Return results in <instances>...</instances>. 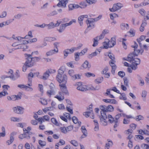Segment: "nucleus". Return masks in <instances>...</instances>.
<instances>
[{
  "label": "nucleus",
  "mask_w": 149,
  "mask_h": 149,
  "mask_svg": "<svg viewBox=\"0 0 149 149\" xmlns=\"http://www.w3.org/2000/svg\"><path fill=\"white\" fill-rule=\"evenodd\" d=\"M134 54H130L128 56L127 59L125 58H123V59L124 60H126L131 62L132 63L131 65L132 69L135 70L137 68V65L140 64V60L137 58H134Z\"/></svg>",
  "instance_id": "nucleus-1"
},
{
  "label": "nucleus",
  "mask_w": 149,
  "mask_h": 149,
  "mask_svg": "<svg viewBox=\"0 0 149 149\" xmlns=\"http://www.w3.org/2000/svg\"><path fill=\"white\" fill-rule=\"evenodd\" d=\"M58 73L56 75V80L60 84L62 83V84H66L67 83L68 78L67 75L65 74L62 75L64 72V70L62 67L59 69L58 71Z\"/></svg>",
  "instance_id": "nucleus-2"
},
{
  "label": "nucleus",
  "mask_w": 149,
  "mask_h": 149,
  "mask_svg": "<svg viewBox=\"0 0 149 149\" xmlns=\"http://www.w3.org/2000/svg\"><path fill=\"white\" fill-rule=\"evenodd\" d=\"M65 84H59L60 88L62 92H59L58 94L54 97L60 101H62L64 99L63 93L65 95L69 94Z\"/></svg>",
  "instance_id": "nucleus-3"
},
{
  "label": "nucleus",
  "mask_w": 149,
  "mask_h": 149,
  "mask_svg": "<svg viewBox=\"0 0 149 149\" xmlns=\"http://www.w3.org/2000/svg\"><path fill=\"white\" fill-rule=\"evenodd\" d=\"M101 15H99L97 18L94 19H91L89 20H86V22L88 28L90 30L93 29L94 26V22L95 21H97L99 19H100L101 17Z\"/></svg>",
  "instance_id": "nucleus-4"
},
{
  "label": "nucleus",
  "mask_w": 149,
  "mask_h": 149,
  "mask_svg": "<svg viewBox=\"0 0 149 149\" xmlns=\"http://www.w3.org/2000/svg\"><path fill=\"white\" fill-rule=\"evenodd\" d=\"M76 21L75 19H73L68 23H63L61 24L59 26V28L57 29V30L60 33L63 32L65 29L66 27L70 26L73 22H75Z\"/></svg>",
  "instance_id": "nucleus-5"
},
{
  "label": "nucleus",
  "mask_w": 149,
  "mask_h": 149,
  "mask_svg": "<svg viewBox=\"0 0 149 149\" xmlns=\"http://www.w3.org/2000/svg\"><path fill=\"white\" fill-rule=\"evenodd\" d=\"M79 4L80 6L75 4H70L68 5L69 9H73L79 8H84L87 6L86 3L84 2L80 3Z\"/></svg>",
  "instance_id": "nucleus-6"
},
{
  "label": "nucleus",
  "mask_w": 149,
  "mask_h": 149,
  "mask_svg": "<svg viewBox=\"0 0 149 149\" xmlns=\"http://www.w3.org/2000/svg\"><path fill=\"white\" fill-rule=\"evenodd\" d=\"M24 55L26 57H27L26 58V60L25 63V65L27 66L28 67H30L34 65V62L32 58V55L25 54Z\"/></svg>",
  "instance_id": "nucleus-7"
},
{
  "label": "nucleus",
  "mask_w": 149,
  "mask_h": 149,
  "mask_svg": "<svg viewBox=\"0 0 149 149\" xmlns=\"http://www.w3.org/2000/svg\"><path fill=\"white\" fill-rule=\"evenodd\" d=\"M77 89L78 90L81 91H87V86L84 85L81 82H78L76 85Z\"/></svg>",
  "instance_id": "nucleus-8"
},
{
  "label": "nucleus",
  "mask_w": 149,
  "mask_h": 149,
  "mask_svg": "<svg viewBox=\"0 0 149 149\" xmlns=\"http://www.w3.org/2000/svg\"><path fill=\"white\" fill-rule=\"evenodd\" d=\"M13 111L15 113L22 114L23 113L24 109L21 107L17 106L13 108Z\"/></svg>",
  "instance_id": "nucleus-9"
},
{
  "label": "nucleus",
  "mask_w": 149,
  "mask_h": 149,
  "mask_svg": "<svg viewBox=\"0 0 149 149\" xmlns=\"http://www.w3.org/2000/svg\"><path fill=\"white\" fill-rule=\"evenodd\" d=\"M100 122L104 125H107V121L106 119L107 118L106 114L101 113V116L100 117Z\"/></svg>",
  "instance_id": "nucleus-10"
},
{
  "label": "nucleus",
  "mask_w": 149,
  "mask_h": 149,
  "mask_svg": "<svg viewBox=\"0 0 149 149\" xmlns=\"http://www.w3.org/2000/svg\"><path fill=\"white\" fill-rule=\"evenodd\" d=\"M115 60H111L109 61V64L112 68L111 72L113 74L115 73V71L116 68V66L115 64Z\"/></svg>",
  "instance_id": "nucleus-11"
},
{
  "label": "nucleus",
  "mask_w": 149,
  "mask_h": 149,
  "mask_svg": "<svg viewBox=\"0 0 149 149\" xmlns=\"http://www.w3.org/2000/svg\"><path fill=\"white\" fill-rule=\"evenodd\" d=\"M108 41L109 48L113 47L116 44V39L115 37H113L111 38V40H107Z\"/></svg>",
  "instance_id": "nucleus-12"
},
{
  "label": "nucleus",
  "mask_w": 149,
  "mask_h": 149,
  "mask_svg": "<svg viewBox=\"0 0 149 149\" xmlns=\"http://www.w3.org/2000/svg\"><path fill=\"white\" fill-rule=\"evenodd\" d=\"M123 6V5L120 3H118L113 4L112 8L109 9H120Z\"/></svg>",
  "instance_id": "nucleus-13"
},
{
  "label": "nucleus",
  "mask_w": 149,
  "mask_h": 149,
  "mask_svg": "<svg viewBox=\"0 0 149 149\" xmlns=\"http://www.w3.org/2000/svg\"><path fill=\"white\" fill-rule=\"evenodd\" d=\"M58 52V49H51L49 51L47 52L46 53V56H52L55 54L57 53Z\"/></svg>",
  "instance_id": "nucleus-14"
},
{
  "label": "nucleus",
  "mask_w": 149,
  "mask_h": 149,
  "mask_svg": "<svg viewBox=\"0 0 149 149\" xmlns=\"http://www.w3.org/2000/svg\"><path fill=\"white\" fill-rule=\"evenodd\" d=\"M59 1V3L57 4V6L58 7H66V5L68 3V0H58Z\"/></svg>",
  "instance_id": "nucleus-15"
},
{
  "label": "nucleus",
  "mask_w": 149,
  "mask_h": 149,
  "mask_svg": "<svg viewBox=\"0 0 149 149\" xmlns=\"http://www.w3.org/2000/svg\"><path fill=\"white\" fill-rule=\"evenodd\" d=\"M83 115L86 118H88L90 116L92 119H94V118L93 113V112H86L84 113Z\"/></svg>",
  "instance_id": "nucleus-16"
},
{
  "label": "nucleus",
  "mask_w": 149,
  "mask_h": 149,
  "mask_svg": "<svg viewBox=\"0 0 149 149\" xmlns=\"http://www.w3.org/2000/svg\"><path fill=\"white\" fill-rule=\"evenodd\" d=\"M146 36H141L139 38L137 39V41L139 43V46L140 48H141L142 47V44L141 42L145 40L146 39Z\"/></svg>",
  "instance_id": "nucleus-17"
},
{
  "label": "nucleus",
  "mask_w": 149,
  "mask_h": 149,
  "mask_svg": "<svg viewBox=\"0 0 149 149\" xmlns=\"http://www.w3.org/2000/svg\"><path fill=\"white\" fill-rule=\"evenodd\" d=\"M100 53V51L98 50H96L95 51L91 54H89L88 57V58L91 59L94 56H95L97 55V54H99Z\"/></svg>",
  "instance_id": "nucleus-18"
},
{
  "label": "nucleus",
  "mask_w": 149,
  "mask_h": 149,
  "mask_svg": "<svg viewBox=\"0 0 149 149\" xmlns=\"http://www.w3.org/2000/svg\"><path fill=\"white\" fill-rule=\"evenodd\" d=\"M13 72L12 70L11 69L8 72V73L9 74H10V75L9 76H6L5 77L10 78L13 80H15V77L13 74Z\"/></svg>",
  "instance_id": "nucleus-19"
},
{
  "label": "nucleus",
  "mask_w": 149,
  "mask_h": 149,
  "mask_svg": "<svg viewBox=\"0 0 149 149\" xmlns=\"http://www.w3.org/2000/svg\"><path fill=\"white\" fill-rule=\"evenodd\" d=\"M23 39L24 38H22L20 36L18 37L17 38V40L20 43V44H19V45H24L27 43H28V41L23 40Z\"/></svg>",
  "instance_id": "nucleus-20"
},
{
  "label": "nucleus",
  "mask_w": 149,
  "mask_h": 149,
  "mask_svg": "<svg viewBox=\"0 0 149 149\" xmlns=\"http://www.w3.org/2000/svg\"><path fill=\"white\" fill-rule=\"evenodd\" d=\"M149 4V0H144V2L139 5H135V7L136 8L137 7H140L142 6H145Z\"/></svg>",
  "instance_id": "nucleus-21"
},
{
  "label": "nucleus",
  "mask_w": 149,
  "mask_h": 149,
  "mask_svg": "<svg viewBox=\"0 0 149 149\" xmlns=\"http://www.w3.org/2000/svg\"><path fill=\"white\" fill-rule=\"evenodd\" d=\"M107 141L109 143H106L105 146V149H109L110 147L112 146L113 144L112 141L109 139H108Z\"/></svg>",
  "instance_id": "nucleus-22"
},
{
  "label": "nucleus",
  "mask_w": 149,
  "mask_h": 149,
  "mask_svg": "<svg viewBox=\"0 0 149 149\" xmlns=\"http://www.w3.org/2000/svg\"><path fill=\"white\" fill-rule=\"evenodd\" d=\"M19 137L21 139L26 138L27 139H29L30 138V136L29 135H27L24 132L23 134L19 135Z\"/></svg>",
  "instance_id": "nucleus-23"
},
{
  "label": "nucleus",
  "mask_w": 149,
  "mask_h": 149,
  "mask_svg": "<svg viewBox=\"0 0 149 149\" xmlns=\"http://www.w3.org/2000/svg\"><path fill=\"white\" fill-rule=\"evenodd\" d=\"M100 108L101 110L100 112L101 115V113L106 114L105 112H107V106L105 105H101L100 106Z\"/></svg>",
  "instance_id": "nucleus-24"
},
{
  "label": "nucleus",
  "mask_w": 149,
  "mask_h": 149,
  "mask_svg": "<svg viewBox=\"0 0 149 149\" xmlns=\"http://www.w3.org/2000/svg\"><path fill=\"white\" fill-rule=\"evenodd\" d=\"M46 26L47 27V29L49 30L56 27L55 24L53 22H51L49 24H46Z\"/></svg>",
  "instance_id": "nucleus-25"
},
{
  "label": "nucleus",
  "mask_w": 149,
  "mask_h": 149,
  "mask_svg": "<svg viewBox=\"0 0 149 149\" xmlns=\"http://www.w3.org/2000/svg\"><path fill=\"white\" fill-rule=\"evenodd\" d=\"M62 10H53L52 11L50 12L49 15L50 16H53L55 15H56L58 14V13H61L62 12Z\"/></svg>",
  "instance_id": "nucleus-26"
},
{
  "label": "nucleus",
  "mask_w": 149,
  "mask_h": 149,
  "mask_svg": "<svg viewBox=\"0 0 149 149\" xmlns=\"http://www.w3.org/2000/svg\"><path fill=\"white\" fill-rule=\"evenodd\" d=\"M81 66L84 69L89 68L91 65H89L88 61H86L82 64Z\"/></svg>",
  "instance_id": "nucleus-27"
},
{
  "label": "nucleus",
  "mask_w": 149,
  "mask_h": 149,
  "mask_svg": "<svg viewBox=\"0 0 149 149\" xmlns=\"http://www.w3.org/2000/svg\"><path fill=\"white\" fill-rule=\"evenodd\" d=\"M121 28L123 30L129 29V25L127 24L122 23L120 25Z\"/></svg>",
  "instance_id": "nucleus-28"
},
{
  "label": "nucleus",
  "mask_w": 149,
  "mask_h": 149,
  "mask_svg": "<svg viewBox=\"0 0 149 149\" xmlns=\"http://www.w3.org/2000/svg\"><path fill=\"white\" fill-rule=\"evenodd\" d=\"M94 123L95 127L94 130L95 131H97L99 130V124L97 122V121L96 120H93Z\"/></svg>",
  "instance_id": "nucleus-29"
},
{
  "label": "nucleus",
  "mask_w": 149,
  "mask_h": 149,
  "mask_svg": "<svg viewBox=\"0 0 149 149\" xmlns=\"http://www.w3.org/2000/svg\"><path fill=\"white\" fill-rule=\"evenodd\" d=\"M56 91V90H50L47 91V93L49 97H50L52 95H54Z\"/></svg>",
  "instance_id": "nucleus-30"
},
{
  "label": "nucleus",
  "mask_w": 149,
  "mask_h": 149,
  "mask_svg": "<svg viewBox=\"0 0 149 149\" xmlns=\"http://www.w3.org/2000/svg\"><path fill=\"white\" fill-rule=\"evenodd\" d=\"M14 20V19H12L8 20L6 22H4L1 23L2 24H3V27L4 26L8 25L10 24Z\"/></svg>",
  "instance_id": "nucleus-31"
},
{
  "label": "nucleus",
  "mask_w": 149,
  "mask_h": 149,
  "mask_svg": "<svg viewBox=\"0 0 149 149\" xmlns=\"http://www.w3.org/2000/svg\"><path fill=\"white\" fill-rule=\"evenodd\" d=\"M49 76V74L48 73V72L47 71V70L46 72L44 73L42 78L44 80H46L48 78Z\"/></svg>",
  "instance_id": "nucleus-32"
},
{
  "label": "nucleus",
  "mask_w": 149,
  "mask_h": 149,
  "mask_svg": "<svg viewBox=\"0 0 149 149\" xmlns=\"http://www.w3.org/2000/svg\"><path fill=\"white\" fill-rule=\"evenodd\" d=\"M134 52V53H133L134 54V57L135 56H137L138 54L139 53H141V54H142V53L143 52V49H141V50L138 49L136 50V49H135V51Z\"/></svg>",
  "instance_id": "nucleus-33"
},
{
  "label": "nucleus",
  "mask_w": 149,
  "mask_h": 149,
  "mask_svg": "<svg viewBox=\"0 0 149 149\" xmlns=\"http://www.w3.org/2000/svg\"><path fill=\"white\" fill-rule=\"evenodd\" d=\"M56 40V38L52 37H46L45 38V40L49 42L55 41Z\"/></svg>",
  "instance_id": "nucleus-34"
},
{
  "label": "nucleus",
  "mask_w": 149,
  "mask_h": 149,
  "mask_svg": "<svg viewBox=\"0 0 149 149\" xmlns=\"http://www.w3.org/2000/svg\"><path fill=\"white\" fill-rule=\"evenodd\" d=\"M72 120L73 122L75 123L76 124L77 123H78L79 125V126H80V124L81 123V122H78V119L76 117L74 116L72 118Z\"/></svg>",
  "instance_id": "nucleus-35"
},
{
  "label": "nucleus",
  "mask_w": 149,
  "mask_h": 149,
  "mask_svg": "<svg viewBox=\"0 0 149 149\" xmlns=\"http://www.w3.org/2000/svg\"><path fill=\"white\" fill-rule=\"evenodd\" d=\"M39 74L38 72H36L33 73L32 72H31L29 73L28 75V78H29L31 77L33 78L34 77V76L36 75L38 76Z\"/></svg>",
  "instance_id": "nucleus-36"
},
{
  "label": "nucleus",
  "mask_w": 149,
  "mask_h": 149,
  "mask_svg": "<svg viewBox=\"0 0 149 149\" xmlns=\"http://www.w3.org/2000/svg\"><path fill=\"white\" fill-rule=\"evenodd\" d=\"M81 76L79 74H75L72 77V79L73 80H75L76 79H80L81 78Z\"/></svg>",
  "instance_id": "nucleus-37"
},
{
  "label": "nucleus",
  "mask_w": 149,
  "mask_h": 149,
  "mask_svg": "<svg viewBox=\"0 0 149 149\" xmlns=\"http://www.w3.org/2000/svg\"><path fill=\"white\" fill-rule=\"evenodd\" d=\"M75 60L76 61H79V56H81L78 52H76L74 53Z\"/></svg>",
  "instance_id": "nucleus-38"
},
{
  "label": "nucleus",
  "mask_w": 149,
  "mask_h": 149,
  "mask_svg": "<svg viewBox=\"0 0 149 149\" xmlns=\"http://www.w3.org/2000/svg\"><path fill=\"white\" fill-rule=\"evenodd\" d=\"M61 132L64 134H66L67 133L66 127H61L60 128Z\"/></svg>",
  "instance_id": "nucleus-39"
},
{
  "label": "nucleus",
  "mask_w": 149,
  "mask_h": 149,
  "mask_svg": "<svg viewBox=\"0 0 149 149\" xmlns=\"http://www.w3.org/2000/svg\"><path fill=\"white\" fill-rule=\"evenodd\" d=\"M114 108L111 105H108L107 106V112H112L113 111Z\"/></svg>",
  "instance_id": "nucleus-40"
},
{
  "label": "nucleus",
  "mask_w": 149,
  "mask_h": 149,
  "mask_svg": "<svg viewBox=\"0 0 149 149\" xmlns=\"http://www.w3.org/2000/svg\"><path fill=\"white\" fill-rule=\"evenodd\" d=\"M70 142L72 145L75 147L78 146V143L77 141L74 140H71L70 141Z\"/></svg>",
  "instance_id": "nucleus-41"
},
{
  "label": "nucleus",
  "mask_w": 149,
  "mask_h": 149,
  "mask_svg": "<svg viewBox=\"0 0 149 149\" xmlns=\"http://www.w3.org/2000/svg\"><path fill=\"white\" fill-rule=\"evenodd\" d=\"M38 143L40 146L43 147L46 145V142L45 141L41 140H39L38 141Z\"/></svg>",
  "instance_id": "nucleus-42"
},
{
  "label": "nucleus",
  "mask_w": 149,
  "mask_h": 149,
  "mask_svg": "<svg viewBox=\"0 0 149 149\" xmlns=\"http://www.w3.org/2000/svg\"><path fill=\"white\" fill-rule=\"evenodd\" d=\"M120 95L119 97V98L120 100H127V98L126 95L125 93H122L120 94Z\"/></svg>",
  "instance_id": "nucleus-43"
},
{
  "label": "nucleus",
  "mask_w": 149,
  "mask_h": 149,
  "mask_svg": "<svg viewBox=\"0 0 149 149\" xmlns=\"http://www.w3.org/2000/svg\"><path fill=\"white\" fill-rule=\"evenodd\" d=\"M98 38V37H95L93 39V40H94L93 43V46L94 47H95L96 46L98 43V41L99 40H98L97 39Z\"/></svg>",
  "instance_id": "nucleus-44"
},
{
  "label": "nucleus",
  "mask_w": 149,
  "mask_h": 149,
  "mask_svg": "<svg viewBox=\"0 0 149 149\" xmlns=\"http://www.w3.org/2000/svg\"><path fill=\"white\" fill-rule=\"evenodd\" d=\"M108 118L109 119V121L111 123H113L114 122V118L112 117L111 115H108Z\"/></svg>",
  "instance_id": "nucleus-45"
},
{
  "label": "nucleus",
  "mask_w": 149,
  "mask_h": 149,
  "mask_svg": "<svg viewBox=\"0 0 149 149\" xmlns=\"http://www.w3.org/2000/svg\"><path fill=\"white\" fill-rule=\"evenodd\" d=\"M103 45L104 48L105 49H108L109 48V44L108 43V41H105L103 43Z\"/></svg>",
  "instance_id": "nucleus-46"
},
{
  "label": "nucleus",
  "mask_w": 149,
  "mask_h": 149,
  "mask_svg": "<svg viewBox=\"0 0 149 149\" xmlns=\"http://www.w3.org/2000/svg\"><path fill=\"white\" fill-rule=\"evenodd\" d=\"M14 138L13 136H10V140L7 141L6 142L7 143L8 145H9L11 144L13 141Z\"/></svg>",
  "instance_id": "nucleus-47"
},
{
  "label": "nucleus",
  "mask_w": 149,
  "mask_h": 149,
  "mask_svg": "<svg viewBox=\"0 0 149 149\" xmlns=\"http://www.w3.org/2000/svg\"><path fill=\"white\" fill-rule=\"evenodd\" d=\"M28 47L27 46L25 45H22L19 46L18 48H15V49H27ZM24 49L23 50V51H24Z\"/></svg>",
  "instance_id": "nucleus-48"
},
{
  "label": "nucleus",
  "mask_w": 149,
  "mask_h": 149,
  "mask_svg": "<svg viewBox=\"0 0 149 149\" xmlns=\"http://www.w3.org/2000/svg\"><path fill=\"white\" fill-rule=\"evenodd\" d=\"M144 119V117L141 115H140L136 116L135 118V120L137 121H139L141 120Z\"/></svg>",
  "instance_id": "nucleus-49"
},
{
  "label": "nucleus",
  "mask_w": 149,
  "mask_h": 149,
  "mask_svg": "<svg viewBox=\"0 0 149 149\" xmlns=\"http://www.w3.org/2000/svg\"><path fill=\"white\" fill-rule=\"evenodd\" d=\"M128 33H130V36L131 37L135 35V31L133 29H130V31L128 32Z\"/></svg>",
  "instance_id": "nucleus-50"
},
{
  "label": "nucleus",
  "mask_w": 149,
  "mask_h": 149,
  "mask_svg": "<svg viewBox=\"0 0 149 149\" xmlns=\"http://www.w3.org/2000/svg\"><path fill=\"white\" fill-rule=\"evenodd\" d=\"M110 17L111 19L113 20L114 18L118 17L117 15L114 13L110 14Z\"/></svg>",
  "instance_id": "nucleus-51"
},
{
  "label": "nucleus",
  "mask_w": 149,
  "mask_h": 149,
  "mask_svg": "<svg viewBox=\"0 0 149 149\" xmlns=\"http://www.w3.org/2000/svg\"><path fill=\"white\" fill-rule=\"evenodd\" d=\"M74 71L73 70H70L68 71V74L71 77V79L72 78V77H73V76L74 75Z\"/></svg>",
  "instance_id": "nucleus-52"
},
{
  "label": "nucleus",
  "mask_w": 149,
  "mask_h": 149,
  "mask_svg": "<svg viewBox=\"0 0 149 149\" xmlns=\"http://www.w3.org/2000/svg\"><path fill=\"white\" fill-rule=\"evenodd\" d=\"M52 109L53 107H49L43 109V111L44 112L46 113L49 111L52 110Z\"/></svg>",
  "instance_id": "nucleus-53"
},
{
  "label": "nucleus",
  "mask_w": 149,
  "mask_h": 149,
  "mask_svg": "<svg viewBox=\"0 0 149 149\" xmlns=\"http://www.w3.org/2000/svg\"><path fill=\"white\" fill-rule=\"evenodd\" d=\"M52 123L56 125H58L59 123L54 118H52L51 119Z\"/></svg>",
  "instance_id": "nucleus-54"
},
{
  "label": "nucleus",
  "mask_w": 149,
  "mask_h": 149,
  "mask_svg": "<svg viewBox=\"0 0 149 149\" xmlns=\"http://www.w3.org/2000/svg\"><path fill=\"white\" fill-rule=\"evenodd\" d=\"M88 49L87 48H85L82 50L80 53V54L81 56L84 55L85 53L87 51Z\"/></svg>",
  "instance_id": "nucleus-55"
},
{
  "label": "nucleus",
  "mask_w": 149,
  "mask_h": 149,
  "mask_svg": "<svg viewBox=\"0 0 149 149\" xmlns=\"http://www.w3.org/2000/svg\"><path fill=\"white\" fill-rule=\"evenodd\" d=\"M40 102L43 105H47V100L43 99H41Z\"/></svg>",
  "instance_id": "nucleus-56"
},
{
  "label": "nucleus",
  "mask_w": 149,
  "mask_h": 149,
  "mask_svg": "<svg viewBox=\"0 0 149 149\" xmlns=\"http://www.w3.org/2000/svg\"><path fill=\"white\" fill-rule=\"evenodd\" d=\"M81 130L83 134H87V130L84 126H82L81 128Z\"/></svg>",
  "instance_id": "nucleus-57"
},
{
  "label": "nucleus",
  "mask_w": 149,
  "mask_h": 149,
  "mask_svg": "<svg viewBox=\"0 0 149 149\" xmlns=\"http://www.w3.org/2000/svg\"><path fill=\"white\" fill-rule=\"evenodd\" d=\"M87 2L89 4L95 3L97 1L96 0H86Z\"/></svg>",
  "instance_id": "nucleus-58"
},
{
  "label": "nucleus",
  "mask_w": 149,
  "mask_h": 149,
  "mask_svg": "<svg viewBox=\"0 0 149 149\" xmlns=\"http://www.w3.org/2000/svg\"><path fill=\"white\" fill-rule=\"evenodd\" d=\"M141 147L143 149H148V145L146 144L143 143L141 144Z\"/></svg>",
  "instance_id": "nucleus-59"
},
{
  "label": "nucleus",
  "mask_w": 149,
  "mask_h": 149,
  "mask_svg": "<svg viewBox=\"0 0 149 149\" xmlns=\"http://www.w3.org/2000/svg\"><path fill=\"white\" fill-rule=\"evenodd\" d=\"M10 120L14 122H19L20 121V119L19 118L15 117H12L10 118Z\"/></svg>",
  "instance_id": "nucleus-60"
},
{
  "label": "nucleus",
  "mask_w": 149,
  "mask_h": 149,
  "mask_svg": "<svg viewBox=\"0 0 149 149\" xmlns=\"http://www.w3.org/2000/svg\"><path fill=\"white\" fill-rule=\"evenodd\" d=\"M103 80V77H101L95 80L98 83H100L102 82Z\"/></svg>",
  "instance_id": "nucleus-61"
},
{
  "label": "nucleus",
  "mask_w": 149,
  "mask_h": 149,
  "mask_svg": "<svg viewBox=\"0 0 149 149\" xmlns=\"http://www.w3.org/2000/svg\"><path fill=\"white\" fill-rule=\"evenodd\" d=\"M63 116L67 119L70 120L71 118L69 113H64Z\"/></svg>",
  "instance_id": "nucleus-62"
},
{
  "label": "nucleus",
  "mask_w": 149,
  "mask_h": 149,
  "mask_svg": "<svg viewBox=\"0 0 149 149\" xmlns=\"http://www.w3.org/2000/svg\"><path fill=\"white\" fill-rule=\"evenodd\" d=\"M109 69L107 67H106L103 70L101 71V73L102 74H105L107 72L108 70Z\"/></svg>",
  "instance_id": "nucleus-63"
},
{
  "label": "nucleus",
  "mask_w": 149,
  "mask_h": 149,
  "mask_svg": "<svg viewBox=\"0 0 149 149\" xmlns=\"http://www.w3.org/2000/svg\"><path fill=\"white\" fill-rule=\"evenodd\" d=\"M108 56L111 59V60H115V58L113 54L111 53H108Z\"/></svg>",
  "instance_id": "nucleus-64"
}]
</instances>
